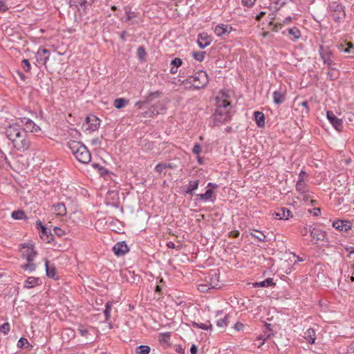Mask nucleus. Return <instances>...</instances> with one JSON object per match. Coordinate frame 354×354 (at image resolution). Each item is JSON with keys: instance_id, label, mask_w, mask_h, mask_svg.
<instances>
[{"instance_id": "nucleus-1", "label": "nucleus", "mask_w": 354, "mask_h": 354, "mask_svg": "<svg viewBox=\"0 0 354 354\" xmlns=\"http://www.w3.org/2000/svg\"><path fill=\"white\" fill-rule=\"evenodd\" d=\"M6 135L17 151L24 152L30 148L31 144L30 136L27 131L19 124L8 125L6 128Z\"/></svg>"}, {"instance_id": "nucleus-2", "label": "nucleus", "mask_w": 354, "mask_h": 354, "mask_svg": "<svg viewBox=\"0 0 354 354\" xmlns=\"http://www.w3.org/2000/svg\"><path fill=\"white\" fill-rule=\"evenodd\" d=\"M208 82V75L207 73L203 71L196 72L193 75L189 76L187 79L183 81L185 84H191L196 89H201L205 87Z\"/></svg>"}, {"instance_id": "nucleus-3", "label": "nucleus", "mask_w": 354, "mask_h": 354, "mask_svg": "<svg viewBox=\"0 0 354 354\" xmlns=\"http://www.w3.org/2000/svg\"><path fill=\"white\" fill-rule=\"evenodd\" d=\"M319 54L324 63L329 68H332L333 61L332 59L333 52L329 46L321 45L319 48Z\"/></svg>"}, {"instance_id": "nucleus-4", "label": "nucleus", "mask_w": 354, "mask_h": 354, "mask_svg": "<svg viewBox=\"0 0 354 354\" xmlns=\"http://www.w3.org/2000/svg\"><path fill=\"white\" fill-rule=\"evenodd\" d=\"M330 10L334 12L333 16L335 20L344 19L346 16L344 6L339 1H333L329 3Z\"/></svg>"}, {"instance_id": "nucleus-5", "label": "nucleus", "mask_w": 354, "mask_h": 354, "mask_svg": "<svg viewBox=\"0 0 354 354\" xmlns=\"http://www.w3.org/2000/svg\"><path fill=\"white\" fill-rule=\"evenodd\" d=\"M100 125V119L94 115H90L86 118L85 124H83V127L86 131H95L99 129Z\"/></svg>"}, {"instance_id": "nucleus-6", "label": "nucleus", "mask_w": 354, "mask_h": 354, "mask_svg": "<svg viewBox=\"0 0 354 354\" xmlns=\"http://www.w3.org/2000/svg\"><path fill=\"white\" fill-rule=\"evenodd\" d=\"M21 252L22 257L26 259L28 262H32L37 254V252L31 244L22 245Z\"/></svg>"}, {"instance_id": "nucleus-7", "label": "nucleus", "mask_w": 354, "mask_h": 354, "mask_svg": "<svg viewBox=\"0 0 354 354\" xmlns=\"http://www.w3.org/2000/svg\"><path fill=\"white\" fill-rule=\"evenodd\" d=\"M215 120L218 122H225L230 120V108H216L214 113Z\"/></svg>"}, {"instance_id": "nucleus-8", "label": "nucleus", "mask_w": 354, "mask_h": 354, "mask_svg": "<svg viewBox=\"0 0 354 354\" xmlns=\"http://www.w3.org/2000/svg\"><path fill=\"white\" fill-rule=\"evenodd\" d=\"M36 227L40 231V237L47 243H50L53 239V235L44 225H43L40 221H37L36 222Z\"/></svg>"}, {"instance_id": "nucleus-9", "label": "nucleus", "mask_w": 354, "mask_h": 354, "mask_svg": "<svg viewBox=\"0 0 354 354\" xmlns=\"http://www.w3.org/2000/svg\"><path fill=\"white\" fill-rule=\"evenodd\" d=\"M21 123L24 125V128L27 132L37 133L41 129L31 119L27 118H20Z\"/></svg>"}, {"instance_id": "nucleus-10", "label": "nucleus", "mask_w": 354, "mask_h": 354, "mask_svg": "<svg viewBox=\"0 0 354 354\" xmlns=\"http://www.w3.org/2000/svg\"><path fill=\"white\" fill-rule=\"evenodd\" d=\"M326 116L329 122L332 124L333 127L340 131L343 127V122L341 119L338 118L333 111H328Z\"/></svg>"}, {"instance_id": "nucleus-11", "label": "nucleus", "mask_w": 354, "mask_h": 354, "mask_svg": "<svg viewBox=\"0 0 354 354\" xmlns=\"http://www.w3.org/2000/svg\"><path fill=\"white\" fill-rule=\"evenodd\" d=\"M75 157L80 162L84 164L88 163L91 158V153L86 146L81 151L79 150Z\"/></svg>"}, {"instance_id": "nucleus-12", "label": "nucleus", "mask_w": 354, "mask_h": 354, "mask_svg": "<svg viewBox=\"0 0 354 354\" xmlns=\"http://www.w3.org/2000/svg\"><path fill=\"white\" fill-rule=\"evenodd\" d=\"M50 54V50L44 48H39L36 53L37 62L46 65L49 60Z\"/></svg>"}, {"instance_id": "nucleus-13", "label": "nucleus", "mask_w": 354, "mask_h": 354, "mask_svg": "<svg viewBox=\"0 0 354 354\" xmlns=\"http://www.w3.org/2000/svg\"><path fill=\"white\" fill-rule=\"evenodd\" d=\"M80 335L82 337H84L87 339H88V341L90 342H93V336H94V328L92 327H85L84 326H79L77 329Z\"/></svg>"}, {"instance_id": "nucleus-14", "label": "nucleus", "mask_w": 354, "mask_h": 354, "mask_svg": "<svg viewBox=\"0 0 354 354\" xmlns=\"http://www.w3.org/2000/svg\"><path fill=\"white\" fill-rule=\"evenodd\" d=\"M113 251L118 257L123 256L129 252V247L125 241H119L113 246Z\"/></svg>"}, {"instance_id": "nucleus-15", "label": "nucleus", "mask_w": 354, "mask_h": 354, "mask_svg": "<svg viewBox=\"0 0 354 354\" xmlns=\"http://www.w3.org/2000/svg\"><path fill=\"white\" fill-rule=\"evenodd\" d=\"M232 30L233 28L231 26L221 24L216 26L214 32L218 37H221L225 35H229Z\"/></svg>"}, {"instance_id": "nucleus-16", "label": "nucleus", "mask_w": 354, "mask_h": 354, "mask_svg": "<svg viewBox=\"0 0 354 354\" xmlns=\"http://www.w3.org/2000/svg\"><path fill=\"white\" fill-rule=\"evenodd\" d=\"M227 96L224 92H221L216 97V108H230V103L227 100Z\"/></svg>"}, {"instance_id": "nucleus-17", "label": "nucleus", "mask_w": 354, "mask_h": 354, "mask_svg": "<svg viewBox=\"0 0 354 354\" xmlns=\"http://www.w3.org/2000/svg\"><path fill=\"white\" fill-rule=\"evenodd\" d=\"M333 227L339 231H347L352 227V223L346 220H336L333 223Z\"/></svg>"}, {"instance_id": "nucleus-18", "label": "nucleus", "mask_w": 354, "mask_h": 354, "mask_svg": "<svg viewBox=\"0 0 354 354\" xmlns=\"http://www.w3.org/2000/svg\"><path fill=\"white\" fill-rule=\"evenodd\" d=\"M212 42V38L207 32H201L198 35L197 43L201 48H205Z\"/></svg>"}, {"instance_id": "nucleus-19", "label": "nucleus", "mask_w": 354, "mask_h": 354, "mask_svg": "<svg viewBox=\"0 0 354 354\" xmlns=\"http://www.w3.org/2000/svg\"><path fill=\"white\" fill-rule=\"evenodd\" d=\"M274 215L277 218L284 220H288L290 217L292 216L291 211L286 207H281L277 209V210L274 212Z\"/></svg>"}, {"instance_id": "nucleus-20", "label": "nucleus", "mask_w": 354, "mask_h": 354, "mask_svg": "<svg viewBox=\"0 0 354 354\" xmlns=\"http://www.w3.org/2000/svg\"><path fill=\"white\" fill-rule=\"evenodd\" d=\"M67 146L71 149L72 153L74 156L77 153L79 150L81 151V149L85 147V145H83L82 142L76 140H70L69 142H68Z\"/></svg>"}, {"instance_id": "nucleus-21", "label": "nucleus", "mask_w": 354, "mask_h": 354, "mask_svg": "<svg viewBox=\"0 0 354 354\" xmlns=\"http://www.w3.org/2000/svg\"><path fill=\"white\" fill-rule=\"evenodd\" d=\"M337 48L341 52H344L348 54H354V46L351 42L339 44L337 45Z\"/></svg>"}, {"instance_id": "nucleus-22", "label": "nucleus", "mask_w": 354, "mask_h": 354, "mask_svg": "<svg viewBox=\"0 0 354 354\" xmlns=\"http://www.w3.org/2000/svg\"><path fill=\"white\" fill-rule=\"evenodd\" d=\"M158 106H161L162 108V103L158 102L152 105L147 111L142 113V115L143 117H152L155 115L159 114L160 111L156 109Z\"/></svg>"}, {"instance_id": "nucleus-23", "label": "nucleus", "mask_w": 354, "mask_h": 354, "mask_svg": "<svg viewBox=\"0 0 354 354\" xmlns=\"http://www.w3.org/2000/svg\"><path fill=\"white\" fill-rule=\"evenodd\" d=\"M208 283L212 289H219L221 287L219 282V277L216 272H214L210 275L209 281Z\"/></svg>"}, {"instance_id": "nucleus-24", "label": "nucleus", "mask_w": 354, "mask_h": 354, "mask_svg": "<svg viewBox=\"0 0 354 354\" xmlns=\"http://www.w3.org/2000/svg\"><path fill=\"white\" fill-rule=\"evenodd\" d=\"M286 100L285 94L281 90L275 91L273 93V100L275 104H280Z\"/></svg>"}, {"instance_id": "nucleus-25", "label": "nucleus", "mask_w": 354, "mask_h": 354, "mask_svg": "<svg viewBox=\"0 0 354 354\" xmlns=\"http://www.w3.org/2000/svg\"><path fill=\"white\" fill-rule=\"evenodd\" d=\"M46 272L48 277L54 278L56 274V268L53 264H50V262L45 260Z\"/></svg>"}, {"instance_id": "nucleus-26", "label": "nucleus", "mask_w": 354, "mask_h": 354, "mask_svg": "<svg viewBox=\"0 0 354 354\" xmlns=\"http://www.w3.org/2000/svg\"><path fill=\"white\" fill-rule=\"evenodd\" d=\"M54 212L57 215L63 216L66 214V207L64 203H58L53 206Z\"/></svg>"}, {"instance_id": "nucleus-27", "label": "nucleus", "mask_w": 354, "mask_h": 354, "mask_svg": "<svg viewBox=\"0 0 354 354\" xmlns=\"http://www.w3.org/2000/svg\"><path fill=\"white\" fill-rule=\"evenodd\" d=\"M275 285V283L274 282V279L272 278H267L266 279L259 281V282H255L253 283L254 287H269V286H273Z\"/></svg>"}, {"instance_id": "nucleus-28", "label": "nucleus", "mask_w": 354, "mask_h": 354, "mask_svg": "<svg viewBox=\"0 0 354 354\" xmlns=\"http://www.w3.org/2000/svg\"><path fill=\"white\" fill-rule=\"evenodd\" d=\"M310 235L316 241L323 240L325 236L324 232L319 228H313L310 232Z\"/></svg>"}, {"instance_id": "nucleus-29", "label": "nucleus", "mask_w": 354, "mask_h": 354, "mask_svg": "<svg viewBox=\"0 0 354 354\" xmlns=\"http://www.w3.org/2000/svg\"><path fill=\"white\" fill-rule=\"evenodd\" d=\"M256 123L259 127L265 126V116L262 112L255 111L254 113Z\"/></svg>"}, {"instance_id": "nucleus-30", "label": "nucleus", "mask_w": 354, "mask_h": 354, "mask_svg": "<svg viewBox=\"0 0 354 354\" xmlns=\"http://www.w3.org/2000/svg\"><path fill=\"white\" fill-rule=\"evenodd\" d=\"M199 185V180H190L189 182V185H187V188L185 190V193L189 195H193V192L196 190Z\"/></svg>"}, {"instance_id": "nucleus-31", "label": "nucleus", "mask_w": 354, "mask_h": 354, "mask_svg": "<svg viewBox=\"0 0 354 354\" xmlns=\"http://www.w3.org/2000/svg\"><path fill=\"white\" fill-rule=\"evenodd\" d=\"M304 338L308 341L310 344H313L315 340V330L312 328H309L304 333Z\"/></svg>"}, {"instance_id": "nucleus-32", "label": "nucleus", "mask_w": 354, "mask_h": 354, "mask_svg": "<svg viewBox=\"0 0 354 354\" xmlns=\"http://www.w3.org/2000/svg\"><path fill=\"white\" fill-rule=\"evenodd\" d=\"M39 278L29 277L25 281V287L27 288H32L39 284Z\"/></svg>"}, {"instance_id": "nucleus-33", "label": "nucleus", "mask_w": 354, "mask_h": 354, "mask_svg": "<svg viewBox=\"0 0 354 354\" xmlns=\"http://www.w3.org/2000/svg\"><path fill=\"white\" fill-rule=\"evenodd\" d=\"M296 190L301 194H305L306 192V184L304 182L303 177L299 179L296 183Z\"/></svg>"}, {"instance_id": "nucleus-34", "label": "nucleus", "mask_w": 354, "mask_h": 354, "mask_svg": "<svg viewBox=\"0 0 354 354\" xmlns=\"http://www.w3.org/2000/svg\"><path fill=\"white\" fill-rule=\"evenodd\" d=\"M173 169L174 166L171 163H159L155 167V171L159 174L165 171L166 169Z\"/></svg>"}, {"instance_id": "nucleus-35", "label": "nucleus", "mask_w": 354, "mask_h": 354, "mask_svg": "<svg viewBox=\"0 0 354 354\" xmlns=\"http://www.w3.org/2000/svg\"><path fill=\"white\" fill-rule=\"evenodd\" d=\"M214 191L212 189H208L204 194L197 195V198L201 200L207 201L212 198Z\"/></svg>"}, {"instance_id": "nucleus-36", "label": "nucleus", "mask_w": 354, "mask_h": 354, "mask_svg": "<svg viewBox=\"0 0 354 354\" xmlns=\"http://www.w3.org/2000/svg\"><path fill=\"white\" fill-rule=\"evenodd\" d=\"M128 103L129 101L124 98H116L114 100L113 104L116 109H120L124 107Z\"/></svg>"}, {"instance_id": "nucleus-37", "label": "nucleus", "mask_w": 354, "mask_h": 354, "mask_svg": "<svg viewBox=\"0 0 354 354\" xmlns=\"http://www.w3.org/2000/svg\"><path fill=\"white\" fill-rule=\"evenodd\" d=\"M161 93H162L159 91L149 93L145 99L146 104L150 103L155 98L159 97L160 96Z\"/></svg>"}, {"instance_id": "nucleus-38", "label": "nucleus", "mask_w": 354, "mask_h": 354, "mask_svg": "<svg viewBox=\"0 0 354 354\" xmlns=\"http://www.w3.org/2000/svg\"><path fill=\"white\" fill-rule=\"evenodd\" d=\"M192 326L194 328H201L203 330L211 329L212 327V326L209 322H207V323H201V324L194 322H192Z\"/></svg>"}, {"instance_id": "nucleus-39", "label": "nucleus", "mask_w": 354, "mask_h": 354, "mask_svg": "<svg viewBox=\"0 0 354 354\" xmlns=\"http://www.w3.org/2000/svg\"><path fill=\"white\" fill-rule=\"evenodd\" d=\"M11 217L15 220H21L26 217L25 212L23 210L13 211Z\"/></svg>"}, {"instance_id": "nucleus-40", "label": "nucleus", "mask_w": 354, "mask_h": 354, "mask_svg": "<svg viewBox=\"0 0 354 354\" xmlns=\"http://www.w3.org/2000/svg\"><path fill=\"white\" fill-rule=\"evenodd\" d=\"M151 348L147 345H140L136 348V353L137 354H149Z\"/></svg>"}, {"instance_id": "nucleus-41", "label": "nucleus", "mask_w": 354, "mask_h": 354, "mask_svg": "<svg viewBox=\"0 0 354 354\" xmlns=\"http://www.w3.org/2000/svg\"><path fill=\"white\" fill-rule=\"evenodd\" d=\"M136 55L140 60H145L147 55L145 48L142 46H139L137 49Z\"/></svg>"}, {"instance_id": "nucleus-42", "label": "nucleus", "mask_w": 354, "mask_h": 354, "mask_svg": "<svg viewBox=\"0 0 354 354\" xmlns=\"http://www.w3.org/2000/svg\"><path fill=\"white\" fill-rule=\"evenodd\" d=\"M288 30V33L292 36L295 39H299L301 37L300 30L296 27L289 28Z\"/></svg>"}, {"instance_id": "nucleus-43", "label": "nucleus", "mask_w": 354, "mask_h": 354, "mask_svg": "<svg viewBox=\"0 0 354 354\" xmlns=\"http://www.w3.org/2000/svg\"><path fill=\"white\" fill-rule=\"evenodd\" d=\"M170 333H160L159 335V341L161 344H168L170 340Z\"/></svg>"}, {"instance_id": "nucleus-44", "label": "nucleus", "mask_w": 354, "mask_h": 354, "mask_svg": "<svg viewBox=\"0 0 354 354\" xmlns=\"http://www.w3.org/2000/svg\"><path fill=\"white\" fill-rule=\"evenodd\" d=\"M205 51H197L193 53V57L198 62H203L205 58Z\"/></svg>"}, {"instance_id": "nucleus-45", "label": "nucleus", "mask_w": 354, "mask_h": 354, "mask_svg": "<svg viewBox=\"0 0 354 354\" xmlns=\"http://www.w3.org/2000/svg\"><path fill=\"white\" fill-rule=\"evenodd\" d=\"M228 318H229V315H225L223 318L220 319L216 322V325L218 327H221V328L225 327L227 325V321Z\"/></svg>"}, {"instance_id": "nucleus-46", "label": "nucleus", "mask_w": 354, "mask_h": 354, "mask_svg": "<svg viewBox=\"0 0 354 354\" xmlns=\"http://www.w3.org/2000/svg\"><path fill=\"white\" fill-rule=\"evenodd\" d=\"M94 0H80L79 5L81 8L86 9L87 6H91Z\"/></svg>"}, {"instance_id": "nucleus-47", "label": "nucleus", "mask_w": 354, "mask_h": 354, "mask_svg": "<svg viewBox=\"0 0 354 354\" xmlns=\"http://www.w3.org/2000/svg\"><path fill=\"white\" fill-rule=\"evenodd\" d=\"M21 66L23 67V68L24 69V71L26 72L30 71L31 66L28 59H24L21 61Z\"/></svg>"}, {"instance_id": "nucleus-48", "label": "nucleus", "mask_w": 354, "mask_h": 354, "mask_svg": "<svg viewBox=\"0 0 354 354\" xmlns=\"http://www.w3.org/2000/svg\"><path fill=\"white\" fill-rule=\"evenodd\" d=\"M111 306H112V304L110 302H107L106 304V306H105L106 308L104 310V314L105 315L106 320H108L111 316L110 312H111Z\"/></svg>"}, {"instance_id": "nucleus-49", "label": "nucleus", "mask_w": 354, "mask_h": 354, "mask_svg": "<svg viewBox=\"0 0 354 354\" xmlns=\"http://www.w3.org/2000/svg\"><path fill=\"white\" fill-rule=\"evenodd\" d=\"M22 268L25 270H28L30 272H32L35 270L36 268V265L32 262H28V263L22 266Z\"/></svg>"}, {"instance_id": "nucleus-50", "label": "nucleus", "mask_w": 354, "mask_h": 354, "mask_svg": "<svg viewBox=\"0 0 354 354\" xmlns=\"http://www.w3.org/2000/svg\"><path fill=\"white\" fill-rule=\"evenodd\" d=\"M211 288H212L210 287L209 283L208 282L207 283L200 284L198 286V289L201 292H205L208 291V290H209Z\"/></svg>"}, {"instance_id": "nucleus-51", "label": "nucleus", "mask_w": 354, "mask_h": 354, "mask_svg": "<svg viewBox=\"0 0 354 354\" xmlns=\"http://www.w3.org/2000/svg\"><path fill=\"white\" fill-rule=\"evenodd\" d=\"M256 232L258 233V234H251V235L256 238L257 239H258L259 241H266V236L263 233H262L261 232H259V231H257L256 230Z\"/></svg>"}, {"instance_id": "nucleus-52", "label": "nucleus", "mask_w": 354, "mask_h": 354, "mask_svg": "<svg viewBox=\"0 0 354 354\" xmlns=\"http://www.w3.org/2000/svg\"><path fill=\"white\" fill-rule=\"evenodd\" d=\"M0 331L2 332L4 335H7L10 331V324L8 323H4L0 326Z\"/></svg>"}, {"instance_id": "nucleus-53", "label": "nucleus", "mask_w": 354, "mask_h": 354, "mask_svg": "<svg viewBox=\"0 0 354 354\" xmlns=\"http://www.w3.org/2000/svg\"><path fill=\"white\" fill-rule=\"evenodd\" d=\"M182 64H183L182 59L178 57H176L171 62V65L176 66V68H178L180 66L182 65Z\"/></svg>"}, {"instance_id": "nucleus-54", "label": "nucleus", "mask_w": 354, "mask_h": 354, "mask_svg": "<svg viewBox=\"0 0 354 354\" xmlns=\"http://www.w3.org/2000/svg\"><path fill=\"white\" fill-rule=\"evenodd\" d=\"M125 14H126V18L127 21L131 20L132 18H133L136 15H134V12H131L130 9L125 8Z\"/></svg>"}, {"instance_id": "nucleus-55", "label": "nucleus", "mask_w": 354, "mask_h": 354, "mask_svg": "<svg viewBox=\"0 0 354 354\" xmlns=\"http://www.w3.org/2000/svg\"><path fill=\"white\" fill-rule=\"evenodd\" d=\"M192 152L195 154H199L201 152V147L198 143L194 145Z\"/></svg>"}, {"instance_id": "nucleus-56", "label": "nucleus", "mask_w": 354, "mask_h": 354, "mask_svg": "<svg viewBox=\"0 0 354 354\" xmlns=\"http://www.w3.org/2000/svg\"><path fill=\"white\" fill-rule=\"evenodd\" d=\"M255 1L256 0H242V3L245 6L251 7L254 4Z\"/></svg>"}, {"instance_id": "nucleus-57", "label": "nucleus", "mask_w": 354, "mask_h": 354, "mask_svg": "<svg viewBox=\"0 0 354 354\" xmlns=\"http://www.w3.org/2000/svg\"><path fill=\"white\" fill-rule=\"evenodd\" d=\"M244 328L245 325L241 322H236L234 325V328L238 331L243 330Z\"/></svg>"}, {"instance_id": "nucleus-58", "label": "nucleus", "mask_w": 354, "mask_h": 354, "mask_svg": "<svg viewBox=\"0 0 354 354\" xmlns=\"http://www.w3.org/2000/svg\"><path fill=\"white\" fill-rule=\"evenodd\" d=\"M28 343V340L26 338L21 337L17 343V346L19 348H22L24 346V343Z\"/></svg>"}, {"instance_id": "nucleus-59", "label": "nucleus", "mask_w": 354, "mask_h": 354, "mask_svg": "<svg viewBox=\"0 0 354 354\" xmlns=\"http://www.w3.org/2000/svg\"><path fill=\"white\" fill-rule=\"evenodd\" d=\"M8 10V7L6 4V3L3 1H0V11L1 12H5Z\"/></svg>"}, {"instance_id": "nucleus-60", "label": "nucleus", "mask_w": 354, "mask_h": 354, "mask_svg": "<svg viewBox=\"0 0 354 354\" xmlns=\"http://www.w3.org/2000/svg\"><path fill=\"white\" fill-rule=\"evenodd\" d=\"M54 232L59 236H62L64 234V232L62 229L57 227H54Z\"/></svg>"}, {"instance_id": "nucleus-61", "label": "nucleus", "mask_w": 354, "mask_h": 354, "mask_svg": "<svg viewBox=\"0 0 354 354\" xmlns=\"http://www.w3.org/2000/svg\"><path fill=\"white\" fill-rule=\"evenodd\" d=\"M198 351V348L195 344H192L190 348L191 354H196Z\"/></svg>"}, {"instance_id": "nucleus-62", "label": "nucleus", "mask_w": 354, "mask_h": 354, "mask_svg": "<svg viewBox=\"0 0 354 354\" xmlns=\"http://www.w3.org/2000/svg\"><path fill=\"white\" fill-rule=\"evenodd\" d=\"M265 15H266V12L262 11L255 17V19L257 21H259Z\"/></svg>"}, {"instance_id": "nucleus-63", "label": "nucleus", "mask_w": 354, "mask_h": 354, "mask_svg": "<svg viewBox=\"0 0 354 354\" xmlns=\"http://www.w3.org/2000/svg\"><path fill=\"white\" fill-rule=\"evenodd\" d=\"M145 103V100L142 102L138 101L136 103V106H137L138 109H142Z\"/></svg>"}, {"instance_id": "nucleus-64", "label": "nucleus", "mask_w": 354, "mask_h": 354, "mask_svg": "<svg viewBox=\"0 0 354 354\" xmlns=\"http://www.w3.org/2000/svg\"><path fill=\"white\" fill-rule=\"evenodd\" d=\"M176 351L179 354H185V351L180 346L176 348Z\"/></svg>"}]
</instances>
